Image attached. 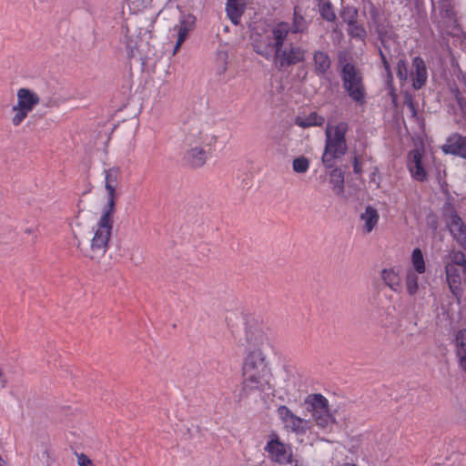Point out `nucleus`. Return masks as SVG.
Segmentation results:
<instances>
[{
	"label": "nucleus",
	"instance_id": "1",
	"mask_svg": "<svg viewBox=\"0 0 466 466\" xmlns=\"http://www.w3.org/2000/svg\"><path fill=\"white\" fill-rule=\"evenodd\" d=\"M308 29V22L300 14L299 7L294 8L293 22L275 25L264 36L253 42L254 51L269 59L273 56L279 69L283 70L305 60L308 50L294 43V35Z\"/></svg>",
	"mask_w": 466,
	"mask_h": 466
},
{
	"label": "nucleus",
	"instance_id": "2",
	"mask_svg": "<svg viewBox=\"0 0 466 466\" xmlns=\"http://www.w3.org/2000/svg\"><path fill=\"white\" fill-rule=\"evenodd\" d=\"M120 169L111 167L105 170V187L107 193V204L96 227H94V235L90 240L88 248L85 250L82 248V242H77V248L82 249L84 255L93 260L100 259L108 248V243L111 238L113 228V216L116 210V187Z\"/></svg>",
	"mask_w": 466,
	"mask_h": 466
},
{
	"label": "nucleus",
	"instance_id": "3",
	"mask_svg": "<svg viewBox=\"0 0 466 466\" xmlns=\"http://www.w3.org/2000/svg\"><path fill=\"white\" fill-rule=\"evenodd\" d=\"M240 398L272 390V372L264 352L247 354L242 365Z\"/></svg>",
	"mask_w": 466,
	"mask_h": 466
},
{
	"label": "nucleus",
	"instance_id": "4",
	"mask_svg": "<svg viewBox=\"0 0 466 466\" xmlns=\"http://www.w3.org/2000/svg\"><path fill=\"white\" fill-rule=\"evenodd\" d=\"M349 130L347 122L335 123L328 121L325 129V147L321 161L326 168H333L336 160L341 158L348 150L346 134Z\"/></svg>",
	"mask_w": 466,
	"mask_h": 466
},
{
	"label": "nucleus",
	"instance_id": "5",
	"mask_svg": "<svg viewBox=\"0 0 466 466\" xmlns=\"http://www.w3.org/2000/svg\"><path fill=\"white\" fill-rule=\"evenodd\" d=\"M184 141L187 146L212 147L218 140L217 123L209 117H192L184 124Z\"/></svg>",
	"mask_w": 466,
	"mask_h": 466
},
{
	"label": "nucleus",
	"instance_id": "6",
	"mask_svg": "<svg viewBox=\"0 0 466 466\" xmlns=\"http://www.w3.org/2000/svg\"><path fill=\"white\" fill-rule=\"evenodd\" d=\"M435 163V157L431 153L425 151L423 147H416L408 153L407 168L410 177L419 182L428 180Z\"/></svg>",
	"mask_w": 466,
	"mask_h": 466
},
{
	"label": "nucleus",
	"instance_id": "7",
	"mask_svg": "<svg viewBox=\"0 0 466 466\" xmlns=\"http://www.w3.org/2000/svg\"><path fill=\"white\" fill-rule=\"evenodd\" d=\"M446 279L454 296H459L462 279L466 282V256L461 251H451L445 261Z\"/></svg>",
	"mask_w": 466,
	"mask_h": 466
},
{
	"label": "nucleus",
	"instance_id": "8",
	"mask_svg": "<svg viewBox=\"0 0 466 466\" xmlns=\"http://www.w3.org/2000/svg\"><path fill=\"white\" fill-rule=\"evenodd\" d=\"M305 403L318 427L326 430L333 424L334 420L329 409V401L324 396L321 394L309 395Z\"/></svg>",
	"mask_w": 466,
	"mask_h": 466
},
{
	"label": "nucleus",
	"instance_id": "9",
	"mask_svg": "<svg viewBox=\"0 0 466 466\" xmlns=\"http://www.w3.org/2000/svg\"><path fill=\"white\" fill-rule=\"evenodd\" d=\"M433 11L439 10L442 21L439 25L442 33L460 39L462 30L454 18L451 0H431Z\"/></svg>",
	"mask_w": 466,
	"mask_h": 466
},
{
	"label": "nucleus",
	"instance_id": "10",
	"mask_svg": "<svg viewBox=\"0 0 466 466\" xmlns=\"http://www.w3.org/2000/svg\"><path fill=\"white\" fill-rule=\"evenodd\" d=\"M246 355L252 352H264L268 339L263 328L257 322H248L245 332Z\"/></svg>",
	"mask_w": 466,
	"mask_h": 466
},
{
	"label": "nucleus",
	"instance_id": "11",
	"mask_svg": "<svg viewBox=\"0 0 466 466\" xmlns=\"http://www.w3.org/2000/svg\"><path fill=\"white\" fill-rule=\"evenodd\" d=\"M277 411L286 428L292 431L304 434L310 430V421L296 416L287 406L279 407Z\"/></svg>",
	"mask_w": 466,
	"mask_h": 466
},
{
	"label": "nucleus",
	"instance_id": "12",
	"mask_svg": "<svg viewBox=\"0 0 466 466\" xmlns=\"http://www.w3.org/2000/svg\"><path fill=\"white\" fill-rule=\"evenodd\" d=\"M266 451H268L270 458L277 463L279 464H292L295 462L298 463L297 461H294L292 458V450L289 445H287L281 442L278 437L271 440L268 442L266 446Z\"/></svg>",
	"mask_w": 466,
	"mask_h": 466
},
{
	"label": "nucleus",
	"instance_id": "13",
	"mask_svg": "<svg viewBox=\"0 0 466 466\" xmlns=\"http://www.w3.org/2000/svg\"><path fill=\"white\" fill-rule=\"evenodd\" d=\"M445 220L454 239L466 250V227L451 208L445 210Z\"/></svg>",
	"mask_w": 466,
	"mask_h": 466
},
{
	"label": "nucleus",
	"instance_id": "14",
	"mask_svg": "<svg viewBox=\"0 0 466 466\" xmlns=\"http://www.w3.org/2000/svg\"><path fill=\"white\" fill-rule=\"evenodd\" d=\"M428 69L425 61L420 56L412 58L409 80L414 89H420L427 82Z\"/></svg>",
	"mask_w": 466,
	"mask_h": 466
},
{
	"label": "nucleus",
	"instance_id": "15",
	"mask_svg": "<svg viewBox=\"0 0 466 466\" xmlns=\"http://www.w3.org/2000/svg\"><path fill=\"white\" fill-rule=\"evenodd\" d=\"M445 154L458 156L466 159V137L458 133L451 134L441 147Z\"/></svg>",
	"mask_w": 466,
	"mask_h": 466
},
{
	"label": "nucleus",
	"instance_id": "16",
	"mask_svg": "<svg viewBox=\"0 0 466 466\" xmlns=\"http://www.w3.org/2000/svg\"><path fill=\"white\" fill-rule=\"evenodd\" d=\"M383 282L394 292L400 293L404 288V280L400 267L384 268L381 271Z\"/></svg>",
	"mask_w": 466,
	"mask_h": 466
},
{
	"label": "nucleus",
	"instance_id": "17",
	"mask_svg": "<svg viewBox=\"0 0 466 466\" xmlns=\"http://www.w3.org/2000/svg\"><path fill=\"white\" fill-rule=\"evenodd\" d=\"M195 17L191 15H184L181 16L179 23L174 26V30L177 33V40L175 46L174 54L180 48L181 45L187 39L188 33L193 29Z\"/></svg>",
	"mask_w": 466,
	"mask_h": 466
},
{
	"label": "nucleus",
	"instance_id": "18",
	"mask_svg": "<svg viewBox=\"0 0 466 466\" xmlns=\"http://www.w3.org/2000/svg\"><path fill=\"white\" fill-rule=\"evenodd\" d=\"M426 280L425 274L406 270L404 276V288L407 294L410 297L418 294Z\"/></svg>",
	"mask_w": 466,
	"mask_h": 466
},
{
	"label": "nucleus",
	"instance_id": "19",
	"mask_svg": "<svg viewBox=\"0 0 466 466\" xmlns=\"http://www.w3.org/2000/svg\"><path fill=\"white\" fill-rule=\"evenodd\" d=\"M39 102L40 98L34 91L25 87H22L17 90L16 106H18V107H21L30 113L34 107L39 104Z\"/></svg>",
	"mask_w": 466,
	"mask_h": 466
},
{
	"label": "nucleus",
	"instance_id": "20",
	"mask_svg": "<svg viewBox=\"0 0 466 466\" xmlns=\"http://www.w3.org/2000/svg\"><path fill=\"white\" fill-rule=\"evenodd\" d=\"M380 214L378 210L371 207H366L365 210L360 214V222L362 231L366 234L372 232L378 226Z\"/></svg>",
	"mask_w": 466,
	"mask_h": 466
},
{
	"label": "nucleus",
	"instance_id": "21",
	"mask_svg": "<svg viewBox=\"0 0 466 466\" xmlns=\"http://www.w3.org/2000/svg\"><path fill=\"white\" fill-rule=\"evenodd\" d=\"M325 123V117L319 116L317 112H305L299 114L294 118V124L301 128H309L313 127H321Z\"/></svg>",
	"mask_w": 466,
	"mask_h": 466
},
{
	"label": "nucleus",
	"instance_id": "22",
	"mask_svg": "<svg viewBox=\"0 0 466 466\" xmlns=\"http://www.w3.org/2000/svg\"><path fill=\"white\" fill-rule=\"evenodd\" d=\"M454 345L460 367L466 371V329H459L455 333Z\"/></svg>",
	"mask_w": 466,
	"mask_h": 466
},
{
	"label": "nucleus",
	"instance_id": "23",
	"mask_svg": "<svg viewBox=\"0 0 466 466\" xmlns=\"http://www.w3.org/2000/svg\"><path fill=\"white\" fill-rule=\"evenodd\" d=\"M366 94L361 84V77L351 66V100L362 106L365 103Z\"/></svg>",
	"mask_w": 466,
	"mask_h": 466
},
{
	"label": "nucleus",
	"instance_id": "24",
	"mask_svg": "<svg viewBox=\"0 0 466 466\" xmlns=\"http://www.w3.org/2000/svg\"><path fill=\"white\" fill-rule=\"evenodd\" d=\"M246 9V0H228L226 12L234 25H238L240 17Z\"/></svg>",
	"mask_w": 466,
	"mask_h": 466
},
{
	"label": "nucleus",
	"instance_id": "25",
	"mask_svg": "<svg viewBox=\"0 0 466 466\" xmlns=\"http://www.w3.org/2000/svg\"><path fill=\"white\" fill-rule=\"evenodd\" d=\"M191 148L186 153L185 158L192 167H202L207 160V154L202 145L190 146Z\"/></svg>",
	"mask_w": 466,
	"mask_h": 466
},
{
	"label": "nucleus",
	"instance_id": "26",
	"mask_svg": "<svg viewBox=\"0 0 466 466\" xmlns=\"http://www.w3.org/2000/svg\"><path fill=\"white\" fill-rule=\"evenodd\" d=\"M406 270L426 274V261L420 248H416L412 250L410 259V266L406 268Z\"/></svg>",
	"mask_w": 466,
	"mask_h": 466
},
{
	"label": "nucleus",
	"instance_id": "27",
	"mask_svg": "<svg viewBox=\"0 0 466 466\" xmlns=\"http://www.w3.org/2000/svg\"><path fill=\"white\" fill-rule=\"evenodd\" d=\"M329 183L333 193L339 197H344V172L338 167L329 173Z\"/></svg>",
	"mask_w": 466,
	"mask_h": 466
},
{
	"label": "nucleus",
	"instance_id": "28",
	"mask_svg": "<svg viewBox=\"0 0 466 466\" xmlns=\"http://www.w3.org/2000/svg\"><path fill=\"white\" fill-rule=\"evenodd\" d=\"M315 73L318 76L324 75L330 67V59L329 56L322 52L317 51L313 56Z\"/></svg>",
	"mask_w": 466,
	"mask_h": 466
},
{
	"label": "nucleus",
	"instance_id": "29",
	"mask_svg": "<svg viewBox=\"0 0 466 466\" xmlns=\"http://www.w3.org/2000/svg\"><path fill=\"white\" fill-rule=\"evenodd\" d=\"M347 52H340L339 55V61L342 66V78L344 81V87L350 92V62L347 59Z\"/></svg>",
	"mask_w": 466,
	"mask_h": 466
},
{
	"label": "nucleus",
	"instance_id": "30",
	"mask_svg": "<svg viewBox=\"0 0 466 466\" xmlns=\"http://www.w3.org/2000/svg\"><path fill=\"white\" fill-rule=\"evenodd\" d=\"M351 46L353 45L352 41L354 40L355 43L359 45V47L361 49V47L365 45L364 38L366 36V31L363 27L358 25L356 23H354L351 20Z\"/></svg>",
	"mask_w": 466,
	"mask_h": 466
},
{
	"label": "nucleus",
	"instance_id": "31",
	"mask_svg": "<svg viewBox=\"0 0 466 466\" xmlns=\"http://www.w3.org/2000/svg\"><path fill=\"white\" fill-rule=\"evenodd\" d=\"M293 171L299 174L306 173L309 168V160L304 156H300L293 159Z\"/></svg>",
	"mask_w": 466,
	"mask_h": 466
},
{
	"label": "nucleus",
	"instance_id": "32",
	"mask_svg": "<svg viewBox=\"0 0 466 466\" xmlns=\"http://www.w3.org/2000/svg\"><path fill=\"white\" fill-rule=\"evenodd\" d=\"M13 116L11 122L14 127H18L27 117L29 112L15 105L12 107Z\"/></svg>",
	"mask_w": 466,
	"mask_h": 466
},
{
	"label": "nucleus",
	"instance_id": "33",
	"mask_svg": "<svg viewBox=\"0 0 466 466\" xmlns=\"http://www.w3.org/2000/svg\"><path fill=\"white\" fill-rule=\"evenodd\" d=\"M319 7L320 15L324 19L328 21L334 20L335 13L333 12L329 0H319Z\"/></svg>",
	"mask_w": 466,
	"mask_h": 466
},
{
	"label": "nucleus",
	"instance_id": "34",
	"mask_svg": "<svg viewBox=\"0 0 466 466\" xmlns=\"http://www.w3.org/2000/svg\"><path fill=\"white\" fill-rule=\"evenodd\" d=\"M397 76L400 81H407L409 79L410 70L404 59H400L397 63Z\"/></svg>",
	"mask_w": 466,
	"mask_h": 466
},
{
	"label": "nucleus",
	"instance_id": "35",
	"mask_svg": "<svg viewBox=\"0 0 466 466\" xmlns=\"http://www.w3.org/2000/svg\"><path fill=\"white\" fill-rule=\"evenodd\" d=\"M127 51L129 57H135L138 54L137 40L132 39L131 36L127 41Z\"/></svg>",
	"mask_w": 466,
	"mask_h": 466
},
{
	"label": "nucleus",
	"instance_id": "36",
	"mask_svg": "<svg viewBox=\"0 0 466 466\" xmlns=\"http://www.w3.org/2000/svg\"><path fill=\"white\" fill-rule=\"evenodd\" d=\"M380 54L381 60H382V63H383L384 70H385V72L387 74V84L390 85L392 82V78H393L391 71H390V64L388 63V61L386 59L385 55L383 54L382 50H380Z\"/></svg>",
	"mask_w": 466,
	"mask_h": 466
},
{
	"label": "nucleus",
	"instance_id": "37",
	"mask_svg": "<svg viewBox=\"0 0 466 466\" xmlns=\"http://www.w3.org/2000/svg\"><path fill=\"white\" fill-rule=\"evenodd\" d=\"M455 97L463 117V121L466 123V100L461 96L460 93L456 91Z\"/></svg>",
	"mask_w": 466,
	"mask_h": 466
},
{
	"label": "nucleus",
	"instance_id": "38",
	"mask_svg": "<svg viewBox=\"0 0 466 466\" xmlns=\"http://www.w3.org/2000/svg\"><path fill=\"white\" fill-rule=\"evenodd\" d=\"M77 458L78 466H88L93 463V461L84 453H76Z\"/></svg>",
	"mask_w": 466,
	"mask_h": 466
},
{
	"label": "nucleus",
	"instance_id": "39",
	"mask_svg": "<svg viewBox=\"0 0 466 466\" xmlns=\"http://www.w3.org/2000/svg\"><path fill=\"white\" fill-rule=\"evenodd\" d=\"M217 56H218V59L219 61H221V63H222V70L225 71L227 59H228V54L224 51H221V52H218Z\"/></svg>",
	"mask_w": 466,
	"mask_h": 466
},
{
	"label": "nucleus",
	"instance_id": "40",
	"mask_svg": "<svg viewBox=\"0 0 466 466\" xmlns=\"http://www.w3.org/2000/svg\"><path fill=\"white\" fill-rule=\"evenodd\" d=\"M354 171H355V173H360L361 171L357 159H355V161H354Z\"/></svg>",
	"mask_w": 466,
	"mask_h": 466
},
{
	"label": "nucleus",
	"instance_id": "41",
	"mask_svg": "<svg viewBox=\"0 0 466 466\" xmlns=\"http://www.w3.org/2000/svg\"><path fill=\"white\" fill-rule=\"evenodd\" d=\"M461 47L466 51V40L461 41Z\"/></svg>",
	"mask_w": 466,
	"mask_h": 466
},
{
	"label": "nucleus",
	"instance_id": "42",
	"mask_svg": "<svg viewBox=\"0 0 466 466\" xmlns=\"http://www.w3.org/2000/svg\"><path fill=\"white\" fill-rule=\"evenodd\" d=\"M25 233H27V234H31V233H33V229H32V228H26V229H25Z\"/></svg>",
	"mask_w": 466,
	"mask_h": 466
},
{
	"label": "nucleus",
	"instance_id": "43",
	"mask_svg": "<svg viewBox=\"0 0 466 466\" xmlns=\"http://www.w3.org/2000/svg\"><path fill=\"white\" fill-rule=\"evenodd\" d=\"M381 43H382L383 46L386 48L387 47L386 40L384 38H381Z\"/></svg>",
	"mask_w": 466,
	"mask_h": 466
},
{
	"label": "nucleus",
	"instance_id": "44",
	"mask_svg": "<svg viewBox=\"0 0 466 466\" xmlns=\"http://www.w3.org/2000/svg\"><path fill=\"white\" fill-rule=\"evenodd\" d=\"M350 441H351V448L354 446V442L356 441L355 439H350Z\"/></svg>",
	"mask_w": 466,
	"mask_h": 466
},
{
	"label": "nucleus",
	"instance_id": "45",
	"mask_svg": "<svg viewBox=\"0 0 466 466\" xmlns=\"http://www.w3.org/2000/svg\"><path fill=\"white\" fill-rule=\"evenodd\" d=\"M406 2H410L411 0H405Z\"/></svg>",
	"mask_w": 466,
	"mask_h": 466
},
{
	"label": "nucleus",
	"instance_id": "46",
	"mask_svg": "<svg viewBox=\"0 0 466 466\" xmlns=\"http://www.w3.org/2000/svg\"><path fill=\"white\" fill-rule=\"evenodd\" d=\"M2 461V458L0 457V461Z\"/></svg>",
	"mask_w": 466,
	"mask_h": 466
}]
</instances>
